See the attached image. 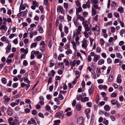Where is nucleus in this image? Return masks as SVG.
Instances as JSON below:
<instances>
[{
  "label": "nucleus",
  "mask_w": 125,
  "mask_h": 125,
  "mask_svg": "<svg viewBox=\"0 0 125 125\" xmlns=\"http://www.w3.org/2000/svg\"><path fill=\"white\" fill-rule=\"evenodd\" d=\"M117 10L118 11H120V13H123L124 11V9L123 7H121L120 8H118Z\"/></svg>",
  "instance_id": "nucleus-30"
},
{
  "label": "nucleus",
  "mask_w": 125,
  "mask_h": 125,
  "mask_svg": "<svg viewBox=\"0 0 125 125\" xmlns=\"http://www.w3.org/2000/svg\"><path fill=\"white\" fill-rule=\"evenodd\" d=\"M72 114V113L71 112H68L66 114V115L68 116H70Z\"/></svg>",
  "instance_id": "nucleus-63"
},
{
  "label": "nucleus",
  "mask_w": 125,
  "mask_h": 125,
  "mask_svg": "<svg viewBox=\"0 0 125 125\" xmlns=\"http://www.w3.org/2000/svg\"><path fill=\"white\" fill-rule=\"evenodd\" d=\"M63 62H65V65L66 66L68 65L69 64V61L65 59H64L63 60Z\"/></svg>",
  "instance_id": "nucleus-33"
},
{
  "label": "nucleus",
  "mask_w": 125,
  "mask_h": 125,
  "mask_svg": "<svg viewBox=\"0 0 125 125\" xmlns=\"http://www.w3.org/2000/svg\"><path fill=\"white\" fill-rule=\"evenodd\" d=\"M62 25L61 23H60L59 26V29L60 31H62Z\"/></svg>",
  "instance_id": "nucleus-35"
},
{
  "label": "nucleus",
  "mask_w": 125,
  "mask_h": 125,
  "mask_svg": "<svg viewBox=\"0 0 125 125\" xmlns=\"http://www.w3.org/2000/svg\"><path fill=\"white\" fill-rule=\"evenodd\" d=\"M51 107L49 105H47L45 107L46 110L47 111H49Z\"/></svg>",
  "instance_id": "nucleus-51"
},
{
  "label": "nucleus",
  "mask_w": 125,
  "mask_h": 125,
  "mask_svg": "<svg viewBox=\"0 0 125 125\" xmlns=\"http://www.w3.org/2000/svg\"><path fill=\"white\" fill-rule=\"evenodd\" d=\"M67 19L68 21H70L72 19V17L69 16L67 14Z\"/></svg>",
  "instance_id": "nucleus-60"
},
{
  "label": "nucleus",
  "mask_w": 125,
  "mask_h": 125,
  "mask_svg": "<svg viewBox=\"0 0 125 125\" xmlns=\"http://www.w3.org/2000/svg\"><path fill=\"white\" fill-rule=\"evenodd\" d=\"M81 105L80 104H77L76 106V108L78 111H80L81 109Z\"/></svg>",
  "instance_id": "nucleus-7"
},
{
  "label": "nucleus",
  "mask_w": 125,
  "mask_h": 125,
  "mask_svg": "<svg viewBox=\"0 0 125 125\" xmlns=\"http://www.w3.org/2000/svg\"><path fill=\"white\" fill-rule=\"evenodd\" d=\"M52 41L51 40H50L49 41V44L48 46L49 48H50L52 47Z\"/></svg>",
  "instance_id": "nucleus-40"
},
{
  "label": "nucleus",
  "mask_w": 125,
  "mask_h": 125,
  "mask_svg": "<svg viewBox=\"0 0 125 125\" xmlns=\"http://www.w3.org/2000/svg\"><path fill=\"white\" fill-rule=\"evenodd\" d=\"M64 31L67 34L69 32V29L67 27L65 26L64 27Z\"/></svg>",
  "instance_id": "nucleus-17"
},
{
  "label": "nucleus",
  "mask_w": 125,
  "mask_h": 125,
  "mask_svg": "<svg viewBox=\"0 0 125 125\" xmlns=\"http://www.w3.org/2000/svg\"><path fill=\"white\" fill-rule=\"evenodd\" d=\"M96 76L97 77H99L101 74V70L100 68H96Z\"/></svg>",
  "instance_id": "nucleus-3"
},
{
  "label": "nucleus",
  "mask_w": 125,
  "mask_h": 125,
  "mask_svg": "<svg viewBox=\"0 0 125 125\" xmlns=\"http://www.w3.org/2000/svg\"><path fill=\"white\" fill-rule=\"evenodd\" d=\"M81 32L80 31L78 30H77L76 31V32H75V33L76 34V36H78L79 34H80Z\"/></svg>",
  "instance_id": "nucleus-55"
},
{
  "label": "nucleus",
  "mask_w": 125,
  "mask_h": 125,
  "mask_svg": "<svg viewBox=\"0 0 125 125\" xmlns=\"http://www.w3.org/2000/svg\"><path fill=\"white\" fill-rule=\"evenodd\" d=\"M13 42L15 44H17L18 43V39L17 38H16L13 41Z\"/></svg>",
  "instance_id": "nucleus-57"
},
{
  "label": "nucleus",
  "mask_w": 125,
  "mask_h": 125,
  "mask_svg": "<svg viewBox=\"0 0 125 125\" xmlns=\"http://www.w3.org/2000/svg\"><path fill=\"white\" fill-rule=\"evenodd\" d=\"M37 58L38 59H40L41 58L42 55L41 54L39 53L37 56Z\"/></svg>",
  "instance_id": "nucleus-64"
},
{
  "label": "nucleus",
  "mask_w": 125,
  "mask_h": 125,
  "mask_svg": "<svg viewBox=\"0 0 125 125\" xmlns=\"http://www.w3.org/2000/svg\"><path fill=\"white\" fill-rule=\"evenodd\" d=\"M23 64L25 66H27L28 64L27 61L26 60H24L23 62Z\"/></svg>",
  "instance_id": "nucleus-48"
},
{
  "label": "nucleus",
  "mask_w": 125,
  "mask_h": 125,
  "mask_svg": "<svg viewBox=\"0 0 125 125\" xmlns=\"http://www.w3.org/2000/svg\"><path fill=\"white\" fill-rule=\"evenodd\" d=\"M54 124L53 125H59V124L61 122L60 120H54Z\"/></svg>",
  "instance_id": "nucleus-12"
},
{
  "label": "nucleus",
  "mask_w": 125,
  "mask_h": 125,
  "mask_svg": "<svg viewBox=\"0 0 125 125\" xmlns=\"http://www.w3.org/2000/svg\"><path fill=\"white\" fill-rule=\"evenodd\" d=\"M112 60L110 58H108L107 59V63L108 64H111L112 63Z\"/></svg>",
  "instance_id": "nucleus-46"
},
{
  "label": "nucleus",
  "mask_w": 125,
  "mask_h": 125,
  "mask_svg": "<svg viewBox=\"0 0 125 125\" xmlns=\"http://www.w3.org/2000/svg\"><path fill=\"white\" fill-rule=\"evenodd\" d=\"M75 60H74V61L72 62V61L70 62V65L72 66V67H73L75 65V63L74 62Z\"/></svg>",
  "instance_id": "nucleus-23"
},
{
  "label": "nucleus",
  "mask_w": 125,
  "mask_h": 125,
  "mask_svg": "<svg viewBox=\"0 0 125 125\" xmlns=\"http://www.w3.org/2000/svg\"><path fill=\"white\" fill-rule=\"evenodd\" d=\"M59 17L61 21V22H62L63 21L64 17L61 15H60Z\"/></svg>",
  "instance_id": "nucleus-61"
},
{
  "label": "nucleus",
  "mask_w": 125,
  "mask_h": 125,
  "mask_svg": "<svg viewBox=\"0 0 125 125\" xmlns=\"http://www.w3.org/2000/svg\"><path fill=\"white\" fill-rule=\"evenodd\" d=\"M99 42L101 45L102 46H103L104 44L105 43V42L103 39L101 38Z\"/></svg>",
  "instance_id": "nucleus-13"
},
{
  "label": "nucleus",
  "mask_w": 125,
  "mask_h": 125,
  "mask_svg": "<svg viewBox=\"0 0 125 125\" xmlns=\"http://www.w3.org/2000/svg\"><path fill=\"white\" fill-rule=\"evenodd\" d=\"M12 62V60L11 59H7L6 62L8 64Z\"/></svg>",
  "instance_id": "nucleus-32"
},
{
  "label": "nucleus",
  "mask_w": 125,
  "mask_h": 125,
  "mask_svg": "<svg viewBox=\"0 0 125 125\" xmlns=\"http://www.w3.org/2000/svg\"><path fill=\"white\" fill-rule=\"evenodd\" d=\"M116 57L118 58H122V56L121 55L120 53H116Z\"/></svg>",
  "instance_id": "nucleus-37"
},
{
  "label": "nucleus",
  "mask_w": 125,
  "mask_h": 125,
  "mask_svg": "<svg viewBox=\"0 0 125 125\" xmlns=\"http://www.w3.org/2000/svg\"><path fill=\"white\" fill-rule=\"evenodd\" d=\"M63 113V111H60V112H57L56 113V115H57L58 113L60 116H62V115Z\"/></svg>",
  "instance_id": "nucleus-56"
},
{
  "label": "nucleus",
  "mask_w": 125,
  "mask_h": 125,
  "mask_svg": "<svg viewBox=\"0 0 125 125\" xmlns=\"http://www.w3.org/2000/svg\"><path fill=\"white\" fill-rule=\"evenodd\" d=\"M101 112L103 113L106 116L109 115L110 114L109 113H107L106 112L104 113L103 111H100L99 113H100Z\"/></svg>",
  "instance_id": "nucleus-28"
},
{
  "label": "nucleus",
  "mask_w": 125,
  "mask_h": 125,
  "mask_svg": "<svg viewBox=\"0 0 125 125\" xmlns=\"http://www.w3.org/2000/svg\"><path fill=\"white\" fill-rule=\"evenodd\" d=\"M114 15L116 18H118L119 16L118 13L116 12H115L114 13Z\"/></svg>",
  "instance_id": "nucleus-44"
},
{
  "label": "nucleus",
  "mask_w": 125,
  "mask_h": 125,
  "mask_svg": "<svg viewBox=\"0 0 125 125\" xmlns=\"http://www.w3.org/2000/svg\"><path fill=\"white\" fill-rule=\"evenodd\" d=\"M117 82L118 83H120L121 82V80L120 77L118 76L117 78Z\"/></svg>",
  "instance_id": "nucleus-31"
},
{
  "label": "nucleus",
  "mask_w": 125,
  "mask_h": 125,
  "mask_svg": "<svg viewBox=\"0 0 125 125\" xmlns=\"http://www.w3.org/2000/svg\"><path fill=\"white\" fill-rule=\"evenodd\" d=\"M83 121V118L82 117H79L77 119V123L79 124H82Z\"/></svg>",
  "instance_id": "nucleus-2"
},
{
  "label": "nucleus",
  "mask_w": 125,
  "mask_h": 125,
  "mask_svg": "<svg viewBox=\"0 0 125 125\" xmlns=\"http://www.w3.org/2000/svg\"><path fill=\"white\" fill-rule=\"evenodd\" d=\"M103 123L106 125H108L109 123L108 120H106L105 119H104V121L103 122Z\"/></svg>",
  "instance_id": "nucleus-53"
},
{
  "label": "nucleus",
  "mask_w": 125,
  "mask_h": 125,
  "mask_svg": "<svg viewBox=\"0 0 125 125\" xmlns=\"http://www.w3.org/2000/svg\"><path fill=\"white\" fill-rule=\"evenodd\" d=\"M24 111L25 112L27 113H29L30 111V109L28 108H26L24 109Z\"/></svg>",
  "instance_id": "nucleus-39"
},
{
  "label": "nucleus",
  "mask_w": 125,
  "mask_h": 125,
  "mask_svg": "<svg viewBox=\"0 0 125 125\" xmlns=\"http://www.w3.org/2000/svg\"><path fill=\"white\" fill-rule=\"evenodd\" d=\"M111 104L113 105H115V104H116L117 102V101L115 99H113L111 101Z\"/></svg>",
  "instance_id": "nucleus-16"
},
{
  "label": "nucleus",
  "mask_w": 125,
  "mask_h": 125,
  "mask_svg": "<svg viewBox=\"0 0 125 125\" xmlns=\"http://www.w3.org/2000/svg\"><path fill=\"white\" fill-rule=\"evenodd\" d=\"M64 7L66 9H67L68 8V4L67 3H64Z\"/></svg>",
  "instance_id": "nucleus-43"
},
{
  "label": "nucleus",
  "mask_w": 125,
  "mask_h": 125,
  "mask_svg": "<svg viewBox=\"0 0 125 125\" xmlns=\"http://www.w3.org/2000/svg\"><path fill=\"white\" fill-rule=\"evenodd\" d=\"M52 77H50L49 78L48 80V84L51 83L52 81Z\"/></svg>",
  "instance_id": "nucleus-49"
},
{
  "label": "nucleus",
  "mask_w": 125,
  "mask_h": 125,
  "mask_svg": "<svg viewBox=\"0 0 125 125\" xmlns=\"http://www.w3.org/2000/svg\"><path fill=\"white\" fill-rule=\"evenodd\" d=\"M38 116L39 117L42 118H44V116L43 114L41 112L39 113L38 114Z\"/></svg>",
  "instance_id": "nucleus-50"
},
{
  "label": "nucleus",
  "mask_w": 125,
  "mask_h": 125,
  "mask_svg": "<svg viewBox=\"0 0 125 125\" xmlns=\"http://www.w3.org/2000/svg\"><path fill=\"white\" fill-rule=\"evenodd\" d=\"M78 8V9H77V8H76V11L77 12H80L82 11V9L81 6H80V7H79Z\"/></svg>",
  "instance_id": "nucleus-22"
},
{
  "label": "nucleus",
  "mask_w": 125,
  "mask_h": 125,
  "mask_svg": "<svg viewBox=\"0 0 125 125\" xmlns=\"http://www.w3.org/2000/svg\"><path fill=\"white\" fill-rule=\"evenodd\" d=\"M113 78L112 75H110L109 76L108 81L109 82H112L113 80Z\"/></svg>",
  "instance_id": "nucleus-24"
},
{
  "label": "nucleus",
  "mask_w": 125,
  "mask_h": 125,
  "mask_svg": "<svg viewBox=\"0 0 125 125\" xmlns=\"http://www.w3.org/2000/svg\"><path fill=\"white\" fill-rule=\"evenodd\" d=\"M90 108H88L86 109L85 110L86 114H88V113L90 112Z\"/></svg>",
  "instance_id": "nucleus-47"
},
{
  "label": "nucleus",
  "mask_w": 125,
  "mask_h": 125,
  "mask_svg": "<svg viewBox=\"0 0 125 125\" xmlns=\"http://www.w3.org/2000/svg\"><path fill=\"white\" fill-rule=\"evenodd\" d=\"M92 14L93 16L94 15L96 14V12L95 10L93 8H92Z\"/></svg>",
  "instance_id": "nucleus-19"
},
{
  "label": "nucleus",
  "mask_w": 125,
  "mask_h": 125,
  "mask_svg": "<svg viewBox=\"0 0 125 125\" xmlns=\"http://www.w3.org/2000/svg\"><path fill=\"white\" fill-rule=\"evenodd\" d=\"M1 81L3 83L5 84L6 83L7 80L5 78H3L1 79Z\"/></svg>",
  "instance_id": "nucleus-29"
},
{
  "label": "nucleus",
  "mask_w": 125,
  "mask_h": 125,
  "mask_svg": "<svg viewBox=\"0 0 125 125\" xmlns=\"http://www.w3.org/2000/svg\"><path fill=\"white\" fill-rule=\"evenodd\" d=\"M81 85L83 88H84L85 86V83L84 80H83L81 83Z\"/></svg>",
  "instance_id": "nucleus-45"
},
{
  "label": "nucleus",
  "mask_w": 125,
  "mask_h": 125,
  "mask_svg": "<svg viewBox=\"0 0 125 125\" xmlns=\"http://www.w3.org/2000/svg\"><path fill=\"white\" fill-rule=\"evenodd\" d=\"M23 78L24 79V82L28 83H30V81L28 80V77H24Z\"/></svg>",
  "instance_id": "nucleus-20"
},
{
  "label": "nucleus",
  "mask_w": 125,
  "mask_h": 125,
  "mask_svg": "<svg viewBox=\"0 0 125 125\" xmlns=\"http://www.w3.org/2000/svg\"><path fill=\"white\" fill-rule=\"evenodd\" d=\"M22 53H24L26 55L28 52L27 50H25L24 48H22L20 49Z\"/></svg>",
  "instance_id": "nucleus-11"
},
{
  "label": "nucleus",
  "mask_w": 125,
  "mask_h": 125,
  "mask_svg": "<svg viewBox=\"0 0 125 125\" xmlns=\"http://www.w3.org/2000/svg\"><path fill=\"white\" fill-rule=\"evenodd\" d=\"M38 30L39 31V32L40 33H42L43 32V30L42 28V27H41L40 25H39L38 27Z\"/></svg>",
  "instance_id": "nucleus-8"
},
{
  "label": "nucleus",
  "mask_w": 125,
  "mask_h": 125,
  "mask_svg": "<svg viewBox=\"0 0 125 125\" xmlns=\"http://www.w3.org/2000/svg\"><path fill=\"white\" fill-rule=\"evenodd\" d=\"M18 86V84L17 83H14L13 84L12 87L13 88H15L17 87Z\"/></svg>",
  "instance_id": "nucleus-62"
},
{
  "label": "nucleus",
  "mask_w": 125,
  "mask_h": 125,
  "mask_svg": "<svg viewBox=\"0 0 125 125\" xmlns=\"http://www.w3.org/2000/svg\"><path fill=\"white\" fill-rule=\"evenodd\" d=\"M101 94L102 95V97H105V96L106 95V93L104 92H102Z\"/></svg>",
  "instance_id": "nucleus-52"
},
{
  "label": "nucleus",
  "mask_w": 125,
  "mask_h": 125,
  "mask_svg": "<svg viewBox=\"0 0 125 125\" xmlns=\"http://www.w3.org/2000/svg\"><path fill=\"white\" fill-rule=\"evenodd\" d=\"M11 48L7 46L6 48V53H9L10 51Z\"/></svg>",
  "instance_id": "nucleus-25"
},
{
  "label": "nucleus",
  "mask_w": 125,
  "mask_h": 125,
  "mask_svg": "<svg viewBox=\"0 0 125 125\" xmlns=\"http://www.w3.org/2000/svg\"><path fill=\"white\" fill-rule=\"evenodd\" d=\"M40 49L42 52H43L45 50V48L44 46H42L40 48Z\"/></svg>",
  "instance_id": "nucleus-34"
},
{
  "label": "nucleus",
  "mask_w": 125,
  "mask_h": 125,
  "mask_svg": "<svg viewBox=\"0 0 125 125\" xmlns=\"http://www.w3.org/2000/svg\"><path fill=\"white\" fill-rule=\"evenodd\" d=\"M32 5H35V6L36 7H38L39 6L38 4L35 0L33 1Z\"/></svg>",
  "instance_id": "nucleus-26"
},
{
  "label": "nucleus",
  "mask_w": 125,
  "mask_h": 125,
  "mask_svg": "<svg viewBox=\"0 0 125 125\" xmlns=\"http://www.w3.org/2000/svg\"><path fill=\"white\" fill-rule=\"evenodd\" d=\"M39 9L40 10L41 12V13H43V8L42 6V5H41L39 6Z\"/></svg>",
  "instance_id": "nucleus-27"
},
{
  "label": "nucleus",
  "mask_w": 125,
  "mask_h": 125,
  "mask_svg": "<svg viewBox=\"0 0 125 125\" xmlns=\"http://www.w3.org/2000/svg\"><path fill=\"white\" fill-rule=\"evenodd\" d=\"M75 3L76 6H78L79 7H80V6H81V4L79 2V1H75Z\"/></svg>",
  "instance_id": "nucleus-41"
},
{
  "label": "nucleus",
  "mask_w": 125,
  "mask_h": 125,
  "mask_svg": "<svg viewBox=\"0 0 125 125\" xmlns=\"http://www.w3.org/2000/svg\"><path fill=\"white\" fill-rule=\"evenodd\" d=\"M104 109L105 111H109L110 109V107L108 105H105L104 107Z\"/></svg>",
  "instance_id": "nucleus-5"
},
{
  "label": "nucleus",
  "mask_w": 125,
  "mask_h": 125,
  "mask_svg": "<svg viewBox=\"0 0 125 125\" xmlns=\"http://www.w3.org/2000/svg\"><path fill=\"white\" fill-rule=\"evenodd\" d=\"M42 38V37L41 36H39L37 37L36 38L34 39L35 42L36 41H39L41 40Z\"/></svg>",
  "instance_id": "nucleus-18"
},
{
  "label": "nucleus",
  "mask_w": 125,
  "mask_h": 125,
  "mask_svg": "<svg viewBox=\"0 0 125 125\" xmlns=\"http://www.w3.org/2000/svg\"><path fill=\"white\" fill-rule=\"evenodd\" d=\"M98 59V58L97 56H96V55H95L94 58V62H96Z\"/></svg>",
  "instance_id": "nucleus-42"
},
{
  "label": "nucleus",
  "mask_w": 125,
  "mask_h": 125,
  "mask_svg": "<svg viewBox=\"0 0 125 125\" xmlns=\"http://www.w3.org/2000/svg\"><path fill=\"white\" fill-rule=\"evenodd\" d=\"M37 113V111L35 110H33L32 111V114L33 115H35Z\"/></svg>",
  "instance_id": "nucleus-59"
},
{
  "label": "nucleus",
  "mask_w": 125,
  "mask_h": 125,
  "mask_svg": "<svg viewBox=\"0 0 125 125\" xmlns=\"http://www.w3.org/2000/svg\"><path fill=\"white\" fill-rule=\"evenodd\" d=\"M104 62V61L102 59H101L99 60L98 62V64L99 65H101L103 64Z\"/></svg>",
  "instance_id": "nucleus-15"
},
{
  "label": "nucleus",
  "mask_w": 125,
  "mask_h": 125,
  "mask_svg": "<svg viewBox=\"0 0 125 125\" xmlns=\"http://www.w3.org/2000/svg\"><path fill=\"white\" fill-rule=\"evenodd\" d=\"M94 86L93 85H92L91 88L89 90V93L90 94H92L93 92L94 91Z\"/></svg>",
  "instance_id": "nucleus-4"
},
{
  "label": "nucleus",
  "mask_w": 125,
  "mask_h": 125,
  "mask_svg": "<svg viewBox=\"0 0 125 125\" xmlns=\"http://www.w3.org/2000/svg\"><path fill=\"white\" fill-rule=\"evenodd\" d=\"M83 95H80L78 96H77V99L78 100H79L81 99V101L82 102H83V99H82L83 98Z\"/></svg>",
  "instance_id": "nucleus-6"
},
{
  "label": "nucleus",
  "mask_w": 125,
  "mask_h": 125,
  "mask_svg": "<svg viewBox=\"0 0 125 125\" xmlns=\"http://www.w3.org/2000/svg\"><path fill=\"white\" fill-rule=\"evenodd\" d=\"M72 51L70 49H68L67 51H66L65 53L66 54L68 55L72 53Z\"/></svg>",
  "instance_id": "nucleus-21"
},
{
  "label": "nucleus",
  "mask_w": 125,
  "mask_h": 125,
  "mask_svg": "<svg viewBox=\"0 0 125 125\" xmlns=\"http://www.w3.org/2000/svg\"><path fill=\"white\" fill-rule=\"evenodd\" d=\"M7 113L8 115L10 116H11L12 115V109L10 107H9L8 108Z\"/></svg>",
  "instance_id": "nucleus-1"
},
{
  "label": "nucleus",
  "mask_w": 125,
  "mask_h": 125,
  "mask_svg": "<svg viewBox=\"0 0 125 125\" xmlns=\"http://www.w3.org/2000/svg\"><path fill=\"white\" fill-rule=\"evenodd\" d=\"M87 40H84V42H83V44H82V47H84L85 49L87 48V46L86 45L87 44Z\"/></svg>",
  "instance_id": "nucleus-9"
},
{
  "label": "nucleus",
  "mask_w": 125,
  "mask_h": 125,
  "mask_svg": "<svg viewBox=\"0 0 125 125\" xmlns=\"http://www.w3.org/2000/svg\"><path fill=\"white\" fill-rule=\"evenodd\" d=\"M60 10V11L62 14H63L64 13V11L62 7L60 6H58Z\"/></svg>",
  "instance_id": "nucleus-10"
},
{
  "label": "nucleus",
  "mask_w": 125,
  "mask_h": 125,
  "mask_svg": "<svg viewBox=\"0 0 125 125\" xmlns=\"http://www.w3.org/2000/svg\"><path fill=\"white\" fill-rule=\"evenodd\" d=\"M5 28H6V26H4V25H2L0 27V30H4L5 29Z\"/></svg>",
  "instance_id": "nucleus-54"
},
{
  "label": "nucleus",
  "mask_w": 125,
  "mask_h": 125,
  "mask_svg": "<svg viewBox=\"0 0 125 125\" xmlns=\"http://www.w3.org/2000/svg\"><path fill=\"white\" fill-rule=\"evenodd\" d=\"M111 68V67L110 66H109L108 67L107 70V73L108 74L110 73Z\"/></svg>",
  "instance_id": "nucleus-58"
},
{
  "label": "nucleus",
  "mask_w": 125,
  "mask_h": 125,
  "mask_svg": "<svg viewBox=\"0 0 125 125\" xmlns=\"http://www.w3.org/2000/svg\"><path fill=\"white\" fill-rule=\"evenodd\" d=\"M31 120L32 122V124H34V125H37V123L33 118H31Z\"/></svg>",
  "instance_id": "nucleus-38"
},
{
  "label": "nucleus",
  "mask_w": 125,
  "mask_h": 125,
  "mask_svg": "<svg viewBox=\"0 0 125 125\" xmlns=\"http://www.w3.org/2000/svg\"><path fill=\"white\" fill-rule=\"evenodd\" d=\"M37 42H35L32 43L30 47L31 48H32L34 47H35L37 45Z\"/></svg>",
  "instance_id": "nucleus-14"
},
{
  "label": "nucleus",
  "mask_w": 125,
  "mask_h": 125,
  "mask_svg": "<svg viewBox=\"0 0 125 125\" xmlns=\"http://www.w3.org/2000/svg\"><path fill=\"white\" fill-rule=\"evenodd\" d=\"M117 95V94L116 93H115L114 92L111 95V96L112 97H115Z\"/></svg>",
  "instance_id": "nucleus-36"
}]
</instances>
